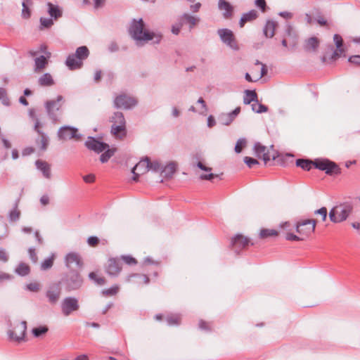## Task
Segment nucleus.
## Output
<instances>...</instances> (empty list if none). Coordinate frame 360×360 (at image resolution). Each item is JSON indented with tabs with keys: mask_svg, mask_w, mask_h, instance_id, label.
Segmentation results:
<instances>
[{
	"mask_svg": "<svg viewBox=\"0 0 360 360\" xmlns=\"http://www.w3.org/2000/svg\"><path fill=\"white\" fill-rule=\"evenodd\" d=\"M129 34L138 46H141L150 40H153L155 44H158L162 38L160 33L144 30V23L142 19L133 21L129 28Z\"/></svg>",
	"mask_w": 360,
	"mask_h": 360,
	"instance_id": "f257e3e1",
	"label": "nucleus"
},
{
	"mask_svg": "<svg viewBox=\"0 0 360 360\" xmlns=\"http://www.w3.org/2000/svg\"><path fill=\"white\" fill-rule=\"evenodd\" d=\"M89 51L86 46H79L77 49L75 54L68 56L65 64L70 70L79 69L82 66L83 60L89 56Z\"/></svg>",
	"mask_w": 360,
	"mask_h": 360,
	"instance_id": "f03ea898",
	"label": "nucleus"
},
{
	"mask_svg": "<svg viewBox=\"0 0 360 360\" xmlns=\"http://www.w3.org/2000/svg\"><path fill=\"white\" fill-rule=\"evenodd\" d=\"M352 210V207L348 204H340L334 207L329 212V217L334 223L346 220Z\"/></svg>",
	"mask_w": 360,
	"mask_h": 360,
	"instance_id": "7ed1b4c3",
	"label": "nucleus"
},
{
	"mask_svg": "<svg viewBox=\"0 0 360 360\" xmlns=\"http://www.w3.org/2000/svg\"><path fill=\"white\" fill-rule=\"evenodd\" d=\"M314 165L316 168L325 171L327 174H338L340 173V168L335 162L329 160L316 159L314 161Z\"/></svg>",
	"mask_w": 360,
	"mask_h": 360,
	"instance_id": "20e7f679",
	"label": "nucleus"
},
{
	"mask_svg": "<svg viewBox=\"0 0 360 360\" xmlns=\"http://www.w3.org/2000/svg\"><path fill=\"white\" fill-rule=\"evenodd\" d=\"M63 283L65 289L72 291L79 289L83 283V280L78 272L72 271L67 274Z\"/></svg>",
	"mask_w": 360,
	"mask_h": 360,
	"instance_id": "39448f33",
	"label": "nucleus"
},
{
	"mask_svg": "<svg viewBox=\"0 0 360 360\" xmlns=\"http://www.w3.org/2000/svg\"><path fill=\"white\" fill-rule=\"evenodd\" d=\"M63 102L64 98L60 95L57 96L56 101L51 100L46 102L45 107L47 114L53 122H56L58 120V117L56 112L60 110Z\"/></svg>",
	"mask_w": 360,
	"mask_h": 360,
	"instance_id": "423d86ee",
	"label": "nucleus"
},
{
	"mask_svg": "<svg viewBox=\"0 0 360 360\" xmlns=\"http://www.w3.org/2000/svg\"><path fill=\"white\" fill-rule=\"evenodd\" d=\"M296 231L299 235L304 237V240L314 232L316 228V220L306 219L296 224Z\"/></svg>",
	"mask_w": 360,
	"mask_h": 360,
	"instance_id": "0eeeda50",
	"label": "nucleus"
},
{
	"mask_svg": "<svg viewBox=\"0 0 360 360\" xmlns=\"http://www.w3.org/2000/svg\"><path fill=\"white\" fill-rule=\"evenodd\" d=\"M217 34L222 42L229 48L235 51L239 49L235 35L231 30L226 28L219 29L217 31Z\"/></svg>",
	"mask_w": 360,
	"mask_h": 360,
	"instance_id": "6e6552de",
	"label": "nucleus"
},
{
	"mask_svg": "<svg viewBox=\"0 0 360 360\" xmlns=\"http://www.w3.org/2000/svg\"><path fill=\"white\" fill-rule=\"evenodd\" d=\"M46 46L45 45H41L40 51L44 53L46 56H40L34 58V72L39 73L43 72L49 64V58L51 57V53L46 52Z\"/></svg>",
	"mask_w": 360,
	"mask_h": 360,
	"instance_id": "1a4fd4ad",
	"label": "nucleus"
},
{
	"mask_svg": "<svg viewBox=\"0 0 360 360\" xmlns=\"http://www.w3.org/2000/svg\"><path fill=\"white\" fill-rule=\"evenodd\" d=\"M27 330V322L22 321L19 323L13 330H10L8 332L9 338L13 341L20 342L24 340L25 335Z\"/></svg>",
	"mask_w": 360,
	"mask_h": 360,
	"instance_id": "9d476101",
	"label": "nucleus"
},
{
	"mask_svg": "<svg viewBox=\"0 0 360 360\" xmlns=\"http://www.w3.org/2000/svg\"><path fill=\"white\" fill-rule=\"evenodd\" d=\"M79 308L78 300L73 297H65L61 303V309L63 314L68 316L73 311H77Z\"/></svg>",
	"mask_w": 360,
	"mask_h": 360,
	"instance_id": "9b49d317",
	"label": "nucleus"
},
{
	"mask_svg": "<svg viewBox=\"0 0 360 360\" xmlns=\"http://www.w3.org/2000/svg\"><path fill=\"white\" fill-rule=\"evenodd\" d=\"M136 100L126 94L117 96L114 101L115 107L117 108L129 109L136 105Z\"/></svg>",
	"mask_w": 360,
	"mask_h": 360,
	"instance_id": "f8f14e48",
	"label": "nucleus"
},
{
	"mask_svg": "<svg viewBox=\"0 0 360 360\" xmlns=\"http://www.w3.org/2000/svg\"><path fill=\"white\" fill-rule=\"evenodd\" d=\"M58 137L60 140L66 141L71 139L79 140L80 135L77 134V129L69 126H64L59 129Z\"/></svg>",
	"mask_w": 360,
	"mask_h": 360,
	"instance_id": "ddd939ff",
	"label": "nucleus"
},
{
	"mask_svg": "<svg viewBox=\"0 0 360 360\" xmlns=\"http://www.w3.org/2000/svg\"><path fill=\"white\" fill-rule=\"evenodd\" d=\"M150 160L145 158L141 160L132 169L131 172L134 174L133 180L138 181V177L141 174L146 173L149 170Z\"/></svg>",
	"mask_w": 360,
	"mask_h": 360,
	"instance_id": "4468645a",
	"label": "nucleus"
},
{
	"mask_svg": "<svg viewBox=\"0 0 360 360\" xmlns=\"http://www.w3.org/2000/svg\"><path fill=\"white\" fill-rule=\"evenodd\" d=\"M40 122L38 119H36L34 130L39 134V138L36 140V143L40 146L41 150L44 151L48 148L49 139V136L40 129Z\"/></svg>",
	"mask_w": 360,
	"mask_h": 360,
	"instance_id": "2eb2a0df",
	"label": "nucleus"
},
{
	"mask_svg": "<svg viewBox=\"0 0 360 360\" xmlns=\"http://www.w3.org/2000/svg\"><path fill=\"white\" fill-rule=\"evenodd\" d=\"M86 148L91 150L99 153L105 150L108 147V144L101 142L94 137L89 136L86 141L85 142Z\"/></svg>",
	"mask_w": 360,
	"mask_h": 360,
	"instance_id": "dca6fc26",
	"label": "nucleus"
},
{
	"mask_svg": "<svg viewBox=\"0 0 360 360\" xmlns=\"http://www.w3.org/2000/svg\"><path fill=\"white\" fill-rule=\"evenodd\" d=\"M65 261L67 267L70 269L81 267L82 266V260L79 254L75 252L67 254Z\"/></svg>",
	"mask_w": 360,
	"mask_h": 360,
	"instance_id": "f3484780",
	"label": "nucleus"
},
{
	"mask_svg": "<svg viewBox=\"0 0 360 360\" xmlns=\"http://www.w3.org/2000/svg\"><path fill=\"white\" fill-rule=\"evenodd\" d=\"M249 239L243 235H236L231 240V245L235 252H238L249 245Z\"/></svg>",
	"mask_w": 360,
	"mask_h": 360,
	"instance_id": "a211bd4d",
	"label": "nucleus"
},
{
	"mask_svg": "<svg viewBox=\"0 0 360 360\" xmlns=\"http://www.w3.org/2000/svg\"><path fill=\"white\" fill-rule=\"evenodd\" d=\"M218 8L222 11V15L225 19H230L233 17L234 7L226 0H219Z\"/></svg>",
	"mask_w": 360,
	"mask_h": 360,
	"instance_id": "6ab92c4d",
	"label": "nucleus"
},
{
	"mask_svg": "<svg viewBox=\"0 0 360 360\" xmlns=\"http://www.w3.org/2000/svg\"><path fill=\"white\" fill-rule=\"evenodd\" d=\"M255 152L259 158H262L265 163L271 160L274 155H271L266 146H262L259 143H257L254 146Z\"/></svg>",
	"mask_w": 360,
	"mask_h": 360,
	"instance_id": "aec40b11",
	"label": "nucleus"
},
{
	"mask_svg": "<svg viewBox=\"0 0 360 360\" xmlns=\"http://www.w3.org/2000/svg\"><path fill=\"white\" fill-rule=\"evenodd\" d=\"M122 269L120 262L115 258H111L108 262L107 273L113 276H117Z\"/></svg>",
	"mask_w": 360,
	"mask_h": 360,
	"instance_id": "412c9836",
	"label": "nucleus"
},
{
	"mask_svg": "<svg viewBox=\"0 0 360 360\" xmlns=\"http://www.w3.org/2000/svg\"><path fill=\"white\" fill-rule=\"evenodd\" d=\"M60 295V288L59 285L56 284L49 288L46 292V297L51 304H56Z\"/></svg>",
	"mask_w": 360,
	"mask_h": 360,
	"instance_id": "4be33fe9",
	"label": "nucleus"
},
{
	"mask_svg": "<svg viewBox=\"0 0 360 360\" xmlns=\"http://www.w3.org/2000/svg\"><path fill=\"white\" fill-rule=\"evenodd\" d=\"M35 165L37 168L42 172L43 176L45 178L51 179V165L47 162L38 160L36 161Z\"/></svg>",
	"mask_w": 360,
	"mask_h": 360,
	"instance_id": "5701e85b",
	"label": "nucleus"
},
{
	"mask_svg": "<svg viewBox=\"0 0 360 360\" xmlns=\"http://www.w3.org/2000/svg\"><path fill=\"white\" fill-rule=\"evenodd\" d=\"M255 65L256 66H259L260 65L261 66V69H260V73L258 74L257 75V78L256 79L253 80L250 76V75L249 73H246L245 74V79L250 82H257L258 81L259 79H260L261 78H262L263 77H264L266 74H267V72H268V70H267V68L266 66V65L263 64L262 63H261L260 61H259L258 60H257L255 63Z\"/></svg>",
	"mask_w": 360,
	"mask_h": 360,
	"instance_id": "b1692460",
	"label": "nucleus"
},
{
	"mask_svg": "<svg viewBox=\"0 0 360 360\" xmlns=\"http://www.w3.org/2000/svg\"><path fill=\"white\" fill-rule=\"evenodd\" d=\"M127 282H134L138 284L145 283L148 284L149 283V278L144 274H134L129 275L126 278Z\"/></svg>",
	"mask_w": 360,
	"mask_h": 360,
	"instance_id": "393cba45",
	"label": "nucleus"
},
{
	"mask_svg": "<svg viewBox=\"0 0 360 360\" xmlns=\"http://www.w3.org/2000/svg\"><path fill=\"white\" fill-rule=\"evenodd\" d=\"M257 17L258 13L255 10H251L248 13H243L239 22L240 27H243L246 22H251Z\"/></svg>",
	"mask_w": 360,
	"mask_h": 360,
	"instance_id": "a878e982",
	"label": "nucleus"
},
{
	"mask_svg": "<svg viewBox=\"0 0 360 360\" xmlns=\"http://www.w3.org/2000/svg\"><path fill=\"white\" fill-rule=\"evenodd\" d=\"M111 132L117 139H124L127 135L126 124L112 125Z\"/></svg>",
	"mask_w": 360,
	"mask_h": 360,
	"instance_id": "bb28decb",
	"label": "nucleus"
},
{
	"mask_svg": "<svg viewBox=\"0 0 360 360\" xmlns=\"http://www.w3.org/2000/svg\"><path fill=\"white\" fill-rule=\"evenodd\" d=\"M48 13L54 20H57L62 16V11L58 6L52 3H47Z\"/></svg>",
	"mask_w": 360,
	"mask_h": 360,
	"instance_id": "cd10ccee",
	"label": "nucleus"
},
{
	"mask_svg": "<svg viewBox=\"0 0 360 360\" xmlns=\"http://www.w3.org/2000/svg\"><path fill=\"white\" fill-rule=\"evenodd\" d=\"M177 164L174 162H170L162 169V174L166 178H171L176 172Z\"/></svg>",
	"mask_w": 360,
	"mask_h": 360,
	"instance_id": "c85d7f7f",
	"label": "nucleus"
},
{
	"mask_svg": "<svg viewBox=\"0 0 360 360\" xmlns=\"http://www.w3.org/2000/svg\"><path fill=\"white\" fill-rule=\"evenodd\" d=\"M333 40H334V42L338 48V51H335L333 56H332V58L333 59H336L337 58H338L341 53H342L344 52V50L343 49H342V37L339 34H335L334 37H333Z\"/></svg>",
	"mask_w": 360,
	"mask_h": 360,
	"instance_id": "c756f323",
	"label": "nucleus"
},
{
	"mask_svg": "<svg viewBox=\"0 0 360 360\" xmlns=\"http://www.w3.org/2000/svg\"><path fill=\"white\" fill-rule=\"evenodd\" d=\"M38 84L41 86H50L54 84V81L51 74L44 73L38 79Z\"/></svg>",
	"mask_w": 360,
	"mask_h": 360,
	"instance_id": "7c9ffc66",
	"label": "nucleus"
},
{
	"mask_svg": "<svg viewBox=\"0 0 360 360\" xmlns=\"http://www.w3.org/2000/svg\"><path fill=\"white\" fill-rule=\"evenodd\" d=\"M277 24L274 21L269 20L266 22L264 29V33L266 37H273L275 34V30Z\"/></svg>",
	"mask_w": 360,
	"mask_h": 360,
	"instance_id": "2f4dec72",
	"label": "nucleus"
},
{
	"mask_svg": "<svg viewBox=\"0 0 360 360\" xmlns=\"http://www.w3.org/2000/svg\"><path fill=\"white\" fill-rule=\"evenodd\" d=\"M181 20L183 23H188L190 25V28H193L199 22L200 19L197 17L193 16L188 13H184L181 17Z\"/></svg>",
	"mask_w": 360,
	"mask_h": 360,
	"instance_id": "473e14b6",
	"label": "nucleus"
},
{
	"mask_svg": "<svg viewBox=\"0 0 360 360\" xmlns=\"http://www.w3.org/2000/svg\"><path fill=\"white\" fill-rule=\"evenodd\" d=\"M4 146L0 147V161L5 160L8 155V150L11 148V144L7 139H1Z\"/></svg>",
	"mask_w": 360,
	"mask_h": 360,
	"instance_id": "72a5a7b5",
	"label": "nucleus"
},
{
	"mask_svg": "<svg viewBox=\"0 0 360 360\" xmlns=\"http://www.w3.org/2000/svg\"><path fill=\"white\" fill-rule=\"evenodd\" d=\"M319 44V41L316 37H311L306 42L305 50L307 51H315Z\"/></svg>",
	"mask_w": 360,
	"mask_h": 360,
	"instance_id": "f704fd0d",
	"label": "nucleus"
},
{
	"mask_svg": "<svg viewBox=\"0 0 360 360\" xmlns=\"http://www.w3.org/2000/svg\"><path fill=\"white\" fill-rule=\"evenodd\" d=\"M181 316L178 314H172L166 317V321L169 326H178L181 323Z\"/></svg>",
	"mask_w": 360,
	"mask_h": 360,
	"instance_id": "c9c22d12",
	"label": "nucleus"
},
{
	"mask_svg": "<svg viewBox=\"0 0 360 360\" xmlns=\"http://www.w3.org/2000/svg\"><path fill=\"white\" fill-rule=\"evenodd\" d=\"M112 125L126 124L125 119L123 114L120 112H116L110 118Z\"/></svg>",
	"mask_w": 360,
	"mask_h": 360,
	"instance_id": "e433bc0d",
	"label": "nucleus"
},
{
	"mask_svg": "<svg viewBox=\"0 0 360 360\" xmlns=\"http://www.w3.org/2000/svg\"><path fill=\"white\" fill-rule=\"evenodd\" d=\"M296 165L304 170L309 171L314 165V161L304 159H298L296 160Z\"/></svg>",
	"mask_w": 360,
	"mask_h": 360,
	"instance_id": "4c0bfd02",
	"label": "nucleus"
},
{
	"mask_svg": "<svg viewBox=\"0 0 360 360\" xmlns=\"http://www.w3.org/2000/svg\"><path fill=\"white\" fill-rule=\"evenodd\" d=\"M30 271V266L23 262L20 263L15 270V273L21 276H27Z\"/></svg>",
	"mask_w": 360,
	"mask_h": 360,
	"instance_id": "58836bf2",
	"label": "nucleus"
},
{
	"mask_svg": "<svg viewBox=\"0 0 360 360\" xmlns=\"http://www.w3.org/2000/svg\"><path fill=\"white\" fill-rule=\"evenodd\" d=\"M257 95L255 91L251 90H245V96L243 98V103L245 104H250L254 101H257Z\"/></svg>",
	"mask_w": 360,
	"mask_h": 360,
	"instance_id": "ea45409f",
	"label": "nucleus"
},
{
	"mask_svg": "<svg viewBox=\"0 0 360 360\" xmlns=\"http://www.w3.org/2000/svg\"><path fill=\"white\" fill-rule=\"evenodd\" d=\"M48 330L49 328L46 326H40L39 327L34 328L32 330V333L34 338H40L45 335Z\"/></svg>",
	"mask_w": 360,
	"mask_h": 360,
	"instance_id": "a19ab883",
	"label": "nucleus"
},
{
	"mask_svg": "<svg viewBox=\"0 0 360 360\" xmlns=\"http://www.w3.org/2000/svg\"><path fill=\"white\" fill-rule=\"evenodd\" d=\"M104 153L101 154L100 157V160L101 162L105 163L107 162L109 159L114 155L116 149L115 148H109V147L105 150H103Z\"/></svg>",
	"mask_w": 360,
	"mask_h": 360,
	"instance_id": "79ce46f5",
	"label": "nucleus"
},
{
	"mask_svg": "<svg viewBox=\"0 0 360 360\" xmlns=\"http://www.w3.org/2000/svg\"><path fill=\"white\" fill-rule=\"evenodd\" d=\"M233 120L234 119L232 117L229 112L222 113L219 117V121L223 125L230 124L233 121Z\"/></svg>",
	"mask_w": 360,
	"mask_h": 360,
	"instance_id": "37998d69",
	"label": "nucleus"
},
{
	"mask_svg": "<svg viewBox=\"0 0 360 360\" xmlns=\"http://www.w3.org/2000/svg\"><path fill=\"white\" fill-rule=\"evenodd\" d=\"M278 234V231L274 229H264L260 231L259 236L262 238H266L271 236H277Z\"/></svg>",
	"mask_w": 360,
	"mask_h": 360,
	"instance_id": "c03bdc74",
	"label": "nucleus"
},
{
	"mask_svg": "<svg viewBox=\"0 0 360 360\" xmlns=\"http://www.w3.org/2000/svg\"><path fill=\"white\" fill-rule=\"evenodd\" d=\"M89 278L90 280L93 281L95 283L98 285H103L105 283V280L103 277L98 276V275L94 272H91L89 274Z\"/></svg>",
	"mask_w": 360,
	"mask_h": 360,
	"instance_id": "a18cd8bd",
	"label": "nucleus"
},
{
	"mask_svg": "<svg viewBox=\"0 0 360 360\" xmlns=\"http://www.w3.org/2000/svg\"><path fill=\"white\" fill-rule=\"evenodd\" d=\"M20 212L18 210V204L15 203V207L9 212V219L11 221H16L19 219Z\"/></svg>",
	"mask_w": 360,
	"mask_h": 360,
	"instance_id": "49530a36",
	"label": "nucleus"
},
{
	"mask_svg": "<svg viewBox=\"0 0 360 360\" xmlns=\"http://www.w3.org/2000/svg\"><path fill=\"white\" fill-rule=\"evenodd\" d=\"M252 109L254 112L257 113H262L266 112L268 108L260 103H253L252 104Z\"/></svg>",
	"mask_w": 360,
	"mask_h": 360,
	"instance_id": "de8ad7c7",
	"label": "nucleus"
},
{
	"mask_svg": "<svg viewBox=\"0 0 360 360\" xmlns=\"http://www.w3.org/2000/svg\"><path fill=\"white\" fill-rule=\"evenodd\" d=\"M0 101L4 105L8 106L10 104L9 99L7 97L6 91L4 88H0Z\"/></svg>",
	"mask_w": 360,
	"mask_h": 360,
	"instance_id": "09e8293b",
	"label": "nucleus"
},
{
	"mask_svg": "<svg viewBox=\"0 0 360 360\" xmlns=\"http://www.w3.org/2000/svg\"><path fill=\"white\" fill-rule=\"evenodd\" d=\"M27 3H31V0H24L22 2V15L25 18H28L30 16V11L27 6Z\"/></svg>",
	"mask_w": 360,
	"mask_h": 360,
	"instance_id": "8fccbe9b",
	"label": "nucleus"
},
{
	"mask_svg": "<svg viewBox=\"0 0 360 360\" xmlns=\"http://www.w3.org/2000/svg\"><path fill=\"white\" fill-rule=\"evenodd\" d=\"M41 26L44 28H49L53 25V20L52 18H40Z\"/></svg>",
	"mask_w": 360,
	"mask_h": 360,
	"instance_id": "3c124183",
	"label": "nucleus"
},
{
	"mask_svg": "<svg viewBox=\"0 0 360 360\" xmlns=\"http://www.w3.org/2000/svg\"><path fill=\"white\" fill-rule=\"evenodd\" d=\"M119 291V287L117 285L112 286L108 289L103 290V294L105 296H112L117 294Z\"/></svg>",
	"mask_w": 360,
	"mask_h": 360,
	"instance_id": "603ef678",
	"label": "nucleus"
},
{
	"mask_svg": "<svg viewBox=\"0 0 360 360\" xmlns=\"http://www.w3.org/2000/svg\"><path fill=\"white\" fill-rule=\"evenodd\" d=\"M53 257H49L46 259L41 265V268L43 270H46L49 268H51L53 266Z\"/></svg>",
	"mask_w": 360,
	"mask_h": 360,
	"instance_id": "864d4df0",
	"label": "nucleus"
},
{
	"mask_svg": "<svg viewBox=\"0 0 360 360\" xmlns=\"http://www.w3.org/2000/svg\"><path fill=\"white\" fill-rule=\"evenodd\" d=\"M285 238L288 240L290 241H300V240H304V237L302 236H297L293 233H288L285 236Z\"/></svg>",
	"mask_w": 360,
	"mask_h": 360,
	"instance_id": "5fc2aeb1",
	"label": "nucleus"
},
{
	"mask_svg": "<svg viewBox=\"0 0 360 360\" xmlns=\"http://www.w3.org/2000/svg\"><path fill=\"white\" fill-rule=\"evenodd\" d=\"M40 288V284L37 282L30 283L27 285V289L31 292H38Z\"/></svg>",
	"mask_w": 360,
	"mask_h": 360,
	"instance_id": "6e6d98bb",
	"label": "nucleus"
},
{
	"mask_svg": "<svg viewBox=\"0 0 360 360\" xmlns=\"http://www.w3.org/2000/svg\"><path fill=\"white\" fill-rule=\"evenodd\" d=\"M246 141L244 139H240L238 140L236 146H235V151L237 153H239L242 151L243 147L245 145Z\"/></svg>",
	"mask_w": 360,
	"mask_h": 360,
	"instance_id": "4d7b16f0",
	"label": "nucleus"
},
{
	"mask_svg": "<svg viewBox=\"0 0 360 360\" xmlns=\"http://www.w3.org/2000/svg\"><path fill=\"white\" fill-rule=\"evenodd\" d=\"M244 162L250 168L259 164V162L256 159L250 157H245Z\"/></svg>",
	"mask_w": 360,
	"mask_h": 360,
	"instance_id": "13d9d810",
	"label": "nucleus"
},
{
	"mask_svg": "<svg viewBox=\"0 0 360 360\" xmlns=\"http://www.w3.org/2000/svg\"><path fill=\"white\" fill-rule=\"evenodd\" d=\"M149 169L158 172L159 170H162V167L158 161H153V162H150Z\"/></svg>",
	"mask_w": 360,
	"mask_h": 360,
	"instance_id": "bf43d9fd",
	"label": "nucleus"
},
{
	"mask_svg": "<svg viewBox=\"0 0 360 360\" xmlns=\"http://www.w3.org/2000/svg\"><path fill=\"white\" fill-rule=\"evenodd\" d=\"M122 259L126 264L129 265L136 264L137 263L136 260L129 255H124L122 257Z\"/></svg>",
	"mask_w": 360,
	"mask_h": 360,
	"instance_id": "052dcab7",
	"label": "nucleus"
},
{
	"mask_svg": "<svg viewBox=\"0 0 360 360\" xmlns=\"http://www.w3.org/2000/svg\"><path fill=\"white\" fill-rule=\"evenodd\" d=\"M315 214H319L321 216L322 220L325 221L327 217V209L325 207H323L314 212Z\"/></svg>",
	"mask_w": 360,
	"mask_h": 360,
	"instance_id": "680f3d73",
	"label": "nucleus"
},
{
	"mask_svg": "<svg viewBox=\"0 0 360 360\" xmlns=\"http://www.w3.org/2000/svg\"><path fill=\"white\" fill-rule=\"evenodd\" d=\"M255 5L261 9L262 12H265L266 9V4L265 0H255Z\"/></svg>",
	"mask_w": 360,
	"mask_h": 360,
	"instance_id": "e2e57ef3",
	"label": "nucleus"
},
{
	"mask_svg": "<svg viewBox=\"0 0 360 360\" xmlns=\"http://www.w3.org/2000/svg\"><path fill=\"white\" fill-rule=\"evenodd\" d=\"M199 328L201 330H204L206 331H209L211 330V328L210 326V323L204 321L203 320H200L199 321Z\"/></svg>",
	"mask_w": 360,
	"mask_h": 360,
	"instance_id": "0e129e2a",
	"label": "nucleus"
},
{
	"mask_svg": "<svg viewBox=\"0 0 360 360\" xmlns=\"http://www.w3.org/2000/svg\"><path fill=\"white\" fill-rule=\"evenodd\" d=\"M99 242V240L97 237L96 236H90L88 240H87V243L88 244L90 245V246H92V247H94L96 246V245H98Z\"/></svg>",
	"mask_w": 360,
	"mask_h": 360,
	"instance_id": "69168bd1",
	"label": "nucleus"
},
{
	"mask_svg": "<svg viewBox=\"0 0 360 360\" xmlns=\"http://www.w3.org/2000/svg\"><path fill=\"white\" fill-rule=\"evenodd\" d=\"M12 278H13V276L10 275L8 274L0 271V283H2L4 281L11 280V279H12Z\"/></svg>",
	"mask_w": 360,
	"mask_h": 360,
	"instance_id": "338daca9",
	"label": "nucleus"
},
{
	"mask_svg": "<svg viewBox=\"0 0 360 360\" xmlns=\"http://www.w3.org/2000/svg\"><path fill=\"white\" fill-rule=\"evenodd\" d=\"M349 61L351 63H354V64L359 65V64H360V56L356 55V56H351L349 58Z\"/></svg>",
	"mask_w": 360,
	"mask_h": 360,
	"instance_id": "774afa93",
	"label": "nucleus"
}]
</instances>
